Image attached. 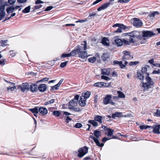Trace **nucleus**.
Listing matches in <instances>:
<instances>
[{
	"instance_id": "nucleus-17",
	"label": "nucleus",
	"mask_w": 160,
	"mask_h": 160,
	"mask_svg": "<svg viewBox=\"0 0 160 160\" xmlns=\"http://www.w3.org/2000/svg\"><path fill=\"white\" fill-rule=\"evenodd\" d=\"M153 127V128H153L152 131L153 133L158 134H160V129L158 128V126L157 125H154V127Z\"/></svg>"
},
{
	"instance_id": "nucleus-31",
	"label": "nucleus",
	"mask_w": 160,
	"mask_h": 160,
	"mask_svg": "<svg viewBox=\"0 0 160 160\" xmlns=\"http://www.w3.org/2000/svg\"><path fill=\"white\" fill-rule=\"evenodd\" d=\"M88 122L92 124L94 127H96L98 125V123L95 121V120H90L88 121Z\"/></svg>"
},
{
	"instance_id": "nucleus-60",
	"label": "nucleus",
	"mask_w": 160,
	"mask_h": 160,
	"mask_svg": "<svg viewBox=\"0 0 160 160\" xmlns=\"http://www.w3.org/2000/svg\"><path fill=\"white\" fill-rule=\"evenodd\" d=\"M157 116L160 117V110L157 109V112L155 113Z\"/></svg>"
},
{
	"instance_id": "nucleus-44",
	"label": "nucleus",
	"mask_w": 160,
	"mask_h": 160,
	"mask_svg": "<svg viewBox=\"0 0 160 160\" xmlns=\"http://www.w3.org/2000/svg\"><path fill=\"white\" fill-rule=\"evenodd\" d=\"M68 61H66L64 62H62L60 65V66L62 68H64L65 67H66L67 65V64L68 63Z\"/></svg>"
},
{
	"instance_id": "nucleus-37",
	"label": "nucleus",
	"mask_w": 160,
	"mask_h": 160,
	"mask_svg": "<svg viewBox=\"0 0 160 160\" xmlns=\"http://www.w3.org/2000/svg\"><path fill=\"white\" fill-rule=\"evenodd\" d=\"M96 16H98L99 15H97V13L93 12L92 13H89L88 18L89 19H90L92 18L93 17H95Z\"/></svg>"
},
{
	"instance_id": "nucleus-14",
	"label": "nucleus",
	"mask_w": 160,
	"mask_h": 160,
	"mask_svg": "<svg viewBox=\"0 0 160 160\" xmlns=\"http://www.w3.org/2000/svg\"><path fill=\"white\" fill-rule=\"evenodd\" d=\"M78 104V102L74 100H71L69 102V108L70 109L76 106Z\"/></svg>"
},
{
	"instance_id": "nucleus-48",
	"label": "nucleus",
	"mask_w": 160,
	"mask_h": 160,
	"mask_svg": "<svg viewBox=\"0 0 160 160\" xmlns=\"http://www.w3.org/2000/svg\"><path fill=\"white\" fill-rule=\"evenodd\" d=\"M5 12H0V20L3 18L5 15Z\"/></svg>"
},
{
	"instance_id": "nucleus-23",
	"label": "nucleus",
	"mask_w": 160,
	"mask_h": 160,
	"mask_svg": "<svg viewBox=\"0 0 160 160\" xmlns=\"http://www.w3.org/2000/svg\"><path fill=\"white\" fill-rule=\"evenodd\" d=\"M30 110L34 114L35 116L37 117L38 111V107H35L31 109H30Z\"/></svg>"
},
{
	"instance_id": "nucleus-39",
	"label": "nucleus",
	"mask_w": 160,
	"mask_h": 160,
	"mask_svg": "<svg viewBox=\"0 0 160 160\" xmlns=\"http://www.w3.org/2000/svg\"><path fill=\"white\" fill-rule=\"evenodd\" d=\"M51 90L54 91L55 90H57L59 89V86L58 85L56 84L54 86L51 87Z\"/></svg>"
},
{
	"instance_id": "nucleus-27",
	"label": "nucleus",
	"mask_w": 160,
	"mask_h": 160,
	"mask_svg": "<svg viewBox=\"0 0 160 160\" xmlns=\"http://www.w3.org/2000/svg\"><path fill=\"white\" fill-rule=\"evenodd\" d=\"M104 82H98L95 83L94 84V86L95 87L102 88L104 86Z\"/></svg>"
},
{
	"instance_id": "nucleus-12",
	"label": "nucleus",
	"mask_w": 160,
	"mask_h": 160,
	"mask_svg": "<svg viewBox=\"0 0 160 160\" xmlns=\"http://www.w3.org/2000/svg\"><path fill=\"white\" fill-rule=\"evenodd\" d=\"M111 4V3L110 2L105 3L98 8L97 9V10L100 11L102 10L106 9L110 6Z\"/></svg>"
},
{
	"instance_id": "nucleus-56",
	"label": "nucleus",
	"mask_w": 160,
	"mask_h": 160,
	"mask_svg": "<svg viewBox=\"0 0 160 160\" xmlns=\"http://www.w3.org/2000/svg\"><path fill=\"white\" fill-rule=\"evenodd\" d=\"M160 73V69H158V71L154 70L152 72L153 74H158Z\"/></svg>"
},
{
	"instance_id": "nucleus-33",
	"label": "nucleus",
	"mask_w": 160,
	"mask_h": 160,
	"mask_svg": "<svg viewBox=\"0 0 160 160\" xmlns=\"http://www.w3.org/2000/svg\"><path fill=\"white\" fill-rule=\"evenodd\" d=\"M153 128V127L148 125H141L139 126V128L141 130L146 129L148 128Z\"/></svg>"
},
{
	"instance_id": "nucleus-57",
	"label": "nucleus",
	"mask_w": 160,
	"mask_h": 160,
	"mask_svg": "<svg viewBox=\"0 0 160 160\" xmlns=\"http://www.w3.org/2000/svg\"><path fill=\"white\" fill-rule=\"evenodd\" d=\"M147 68L145 67L142 68V73H146L147 72Z\"/></svg>"
},
{
	"instance_id": "nucleus-32",
	"label": "nucleus",
	"mask_w": 160,
	"mask_h": 160,
	"mask_svg": "<svg viewBox=\"0 0 160 160\" xmlns=\"http://www.w3.org/2000/svg\"><path fill=\"white\" fill-rule=\"evenodd\" d=\"M151 84L148 83H142V86L144 88V89H148L151 88Z\"/></svg>"
},
{
	"instance_id": "nucleus-1",
	"label": "nucleus",
	"mask_w": 160,
	"mask_h": 160,
	"mask_svg": "<svg viewBox=\"0 0 160 160\" xmlns=\"http://www.w3.org/2000/svg\"><path fill=\"white\" fill-rule=\"evenodd\" d=\"M87 41H84L80 44L78 45L75 49L72 50L70 53L62 54L61 58H65L69 57L71 56H74L77 53L79 58L84 59L88 57L87 52L85 51L87 49Z\"/></svg>"
},
{
	"instance_id": "nucleus-29",
	"label": "nucleus",
	"mask_w": 160,
	"mask_h": 160,
	"mask_svg": "<svg viewBox=\"0 0 160 160\" xmlns=\"http://www.w3.org/2000/svg\"><path fill=\"white\" fill-rule=\"evenodd\" d=\"M122 113L120 112H116L112 114V117L113 118H115V117H120L121 116Z\"/></svg>"
},
{
	"instance_id": "nucleus-28",
	"label": "nucleus",
	"mask_w": 160,
	"mask_h": 160,
	"mask_svg": "<svg viewBox=\"0 0 160 160\" xmlns=\"http://www.w3.org/2000/svg\"><path fill=\"white\" fill-rule=\"evenodd\" d=\"M147 74L148 76L146 78V80L147 81V82L146 83H150L151 85H152L153 84V82L151 78L148 76L149 75V73H147Z\"/></svg>"
},
{
	"instance_id": "nucleus-3",
	"label": "nucleus",
	"mask_w": 160,
	"mask_h": 160,
	"mask_svg": "<svg viewBox=\"0 0 160 160\" xmlns=\"http://www.w3.org/2000/svg\"><path fill=\"white\" fill-rule=\"evenodd\" d=\"M139 35V31H133L123 34V36H125V39L129 40V42L132 43H135L138 41Z\"/></svg>"
},
{
	"instance_id": "nucleus-36",
	"label": "nucleus",
	"mask_w": 160,
	"mask_h": 160,
	"mask_svg": "<svg viewBox=\"0 0 160 160\" xmlns=\"http://www.w3.org/2000/svg\"><path fill=\"white\" fill-rule=\"evenodd\" d=\"M91 94V92L89 91H87L84 94V96H83V97L85 98V99H87V98H89Z\"/></svg>"
},
{
	"instance_id": "nucleus-46",
	"label": "nucleus",
	"mask_w": 160,
	"mask_h": 160,
	"mask_svg": "<svg viewBox=\"0 0 160 160\" xmlns=\"http://www.w3.org/2000/svg\"><path fill=\"white\" fill-rule=\"evenodd\" d=\"M139 63L138 61L131 62H129V65L130 66L136 65Z\"/></svg>"
},
{
	"instance_id": "nucleus-47",
	"label": "nucleus",
	"mask_w": 160,
	"mask_h": 160,
	"mask_svg": "<svg viewBox=\"0 0 160 160\" xmlns=\"http://www.w3.org/2000/svg\"><path fill=\"white\" fill-rule=\"evenodd\" d=\"M88 21V20L87 19H86L84 20L79 19L78 20L75 21V22L77 23H78V22L83 23V22H87Z\"/></svg>"
},
{
	"instance_id": "nucleus-11",
	"label": "nucleus",
	"mask_w": 160,
	"mask_h": 160,
	"mask_svg": "<svg viewBox=\"0 0 160 160\" xmlns=\"http://www.w3.org/2000/svg\"><path fill=\"white\" fill-rule=\"evenodd\" d=\"M18 88L20 89L22 92H24L25 91H28L29 89V86L27 83H23L21 85L18 86Z\"/></svg>"
},
{
	"instance_id": "nucleus-63",
	"label": "nucleus",
	"mask_w": 160,
	"mask_h": 160,
	"mask_svg": "<svg viewBox=\"0 0 160 160\" xmlns=\"http://www.w3.org/2000/svg\"><path fill=\"white\" fill-rule=\"evenodd\" d=\"M64 79H61L60 81H59L58 83L57 84L60 87L61 85V84L62 83V82L63 81Z\"/></svg>"
},
{
	"instance_id": "nucleus-35",
	"label": "nucleus",
	"mask_w": 160,
	"mask_h": 160,
	"mask_svg": "<svg viewBox=\"0 0 160 160\" xmlns=\"http://www.w3.org/2000/svg\"><path fill=\"white\" fill-rule=\"evenodd\" d=\"M31 9V7L28 6L26 8L24 9L22 11V12L24 13H27L29 12Z\"/></svg>"
},
{
	"instance_id": "nucleus-40",
	"label": "nucleus",
	"mask_w": 160,
	"mask_h": 160,
	"mask_svg": "<svg viewBox=\"0 0 160 160\" xmlns=\"http://www.w3.org/2000/svg\"><path fill=\"white\" fill-rule=\"evenodd\" d=\"M159 14V12L158 11H154L153 12L150 13L149 14V16L150 17H154L155 14Z\"/></svg>"
},
{
	"instance_id": "nucleus-41",
	"label": "nucleus",
	"mask_w": 160,
	"mask_h": 160,
	"mask_svg": "<svg viewBox=\"0 0 160 160\" xmlns=\"http://www.w3.org/2000/svg\"><path fill=\"white\" fill-rule=\"evenodd\" d=\"M96 58L95 57H94L90 58L88 59L89 62L92 63H93L96 61Z\"/></svg>"
},
{
	"instance_id": "nucleus-43",
	"label": "nucleus",
	"mask_w": 160,
	"mask_h": 160,
	"mask_svg": "<svg viewBox=\"0 0 160 160\" xmlns=\"http://www.w3.org/2000/svg\"><path fill=\"white\" fill-rule=\"evenodd\" d=\"M71 109L73 110L75 112H79L81 111L82 108H76L74 107Z\"/></svg>"
},
{
	"instance_id": "nucleus-49",
	"label": "nucleus",
	"mask_w": 160,
	"mask_h": 160,
	"mask_svg": "<svg viewBox=\"0 0 160 160\" xmlns=\"http://www.w3.org/2000/svg\"><path fill=\"white\" fill-rule=\"evenodd\" d=\"M82 125L80 123H77L75 125V127L77 128H80L82 127Z\"/></svg>"
},
{
	"instance_id": "nucleus-58",
	"label": "nucleus",
	"mask_w": 160,
	"mask_h": 160,
	"mask_svg": "<svg viewBox=\"0 0 160 160\" xmlns=\"http://www.w3.org/2000/svg\"><path fill=\"white\" fill-rule=\"evenodd\" d=\"M128 1H129L128 0H125V1L123 0H118V2L122 3H126V2H128Z\"/></svg>"
},
{
	"instance_id": "nucleus-16",
	"label": "nucleus",
	"mask_w": 160,
	"mask_h": 160,
	"mask_svg": "<svg viewBox=\"0 0 160 160\" xmlns=\"http://www.w3.org/2000/svg\"><path fill=\"white\" fill-rule=\"evenodd\" d=\"M113 64L114 65H118L122 69H123L125 68V66L124 65V64L122 63V61H118L114 60L113 62Z\"/></svg>"
},
{
	"instance_id": "nucleus-15",
	"label": "nucleus",
	"mask_w": 160,
	"mask_h": 160,
	"mask_svg": "<svg viewBox=\"0 0 160 160\" xmlns=\"http://www.w3.org/2000/svg\"><path fill=\"white\" fill-rule=\"evenodd\" d=\"M109 42V40L107 38L104 37L102 39L101 42L104 46L108 47L110 45Z\"/></svg>"
},
{
	"instance_id": "nucleus-25",
	"label": "nucleus",
	"mask_w": 160,
	"mask_h": 160,
	"mask_svg": "<svg viewBox=\"0 0 160 160\" xmlns=\"http://www.w3.org/2000/svg\"><path fill=\"white\" fill-rule=\"evenodd\" d=\"M110 73V71L108 69H102L101 74H102L109 76Z\"/></svg>"
},
{
	"instance_id": "nucleus-6",
	"label": "nucleus",
	"mask_w": 160,
	"mask_h": 160,
	"mask_svg": "<svg viewBox=\"0 0 160 160\" xmlns=\"http://www.w3.org/2000/svg\"><path fill=\"white\" fill-rule=\"evenodd\" d=\"M116 27H118V28L113 31V33H119L122 32V29L125 30L127 29L130 28L131 27H127L122 24L116 23L112 26L113 28Z\"/></svg>"
},
{
	"instance_id": "nucleus-8",
	"label": "nucleus",
	"mask_w": 160,
	"mask_h": 160,
	"mask_svg": "<svg viewBox=\"0 0 160 160\" xmlns=\"http://www.w3.org/2000/svg\"><path fill=\"white\" fill-rule=\"evenodd\" d=\"M123 56L122 58L123 61H125L131 59L133 58L132 56L130 55L131 52L130 51H124L122 52Z\"/></svg>"
},
{
	"instance_id": "nucleus-21",
	"label": "nucleus",
	"mask_w": 160,
	"mask_h": 160,
	"mask_svg": "<svg viewBox=\"0 0 160 160\" xmlns=\"http://www.w3.org/2000/svg\"><path fill=\"white\" fill-rule=\"evenodd\" d=\"M38 112L42 115H45L47 113V110L44 108H40L38 109Z\"/></svg>"
},
{
	"instance_id": "nucleus-55",
	"label": "nucleus",
	"mask_w": 160,
	"mask_h": 160,
	"mask_svg": "<svg viewBox=\"0 0 160 160\" xmlns=\"http://www.w3.org/2000/svg\"><path fill=\"white\" fill-rule=\"evenodd\" d=\"M16 0H8V2L11 5L14 4L16 2Z\"/></svg>"
},
{
	"instance_id": "nucleus-19",
	"label": "nucleus",
	"mask_w": 160,
	"mask_h": 160,
	"mask_svg": "<svg viewBox=\"0 0 160 160\" xmlns=\"http://www.w3.org/2000/svg\"><path fill=\"white\" fill-rule=\"evenodd\" d=\"M38 89L37 85L34 84L31 85L30 87V91L32 92L37 91Z\"/></svg>"
},
{
	"instance_id": "nucleus-45",
	"label": "nucleus",
	"mask_w": 160,
	"mask_h": 160,
	"mask_svg": "<svg viewBox=\"0 0 160 160\" xmlns=\"http://www.w3.org/2000/svg\"><path fill=\"white\" fill-rule=\"evenodd\" d=\"M8 42L7 40H2L0 42L1 45L2 46H4L7 45V42Z\"/></svg>"
},
{
	"instance_id": "nucleus-51",
	"label": "nucleus",
	"mask_w": 160,
	"mask_h": 160,
	"mask_svg": "<svg viewBox=\"0 0 160 160\" xmlns=\"http://www.w3.org/2000/svg\"><path fill=\"white\" fill-rule=\"evenodd\" d=\"M65 118V122L67 123H68L69 121H71L72 120V118H70L69 116H66Z\"/></svg>"
},
{
	"instance_id": "nucleus-22",
	"label": "nucleus",
	"mask_w": 160,
	"mask_h": 160,
	"mask_svg": "<svg viewBox=\"0 0 160 160\" xmlns=\"http://www.w3.org/2000/svg\"><path fill=\"white\" fill-rule=\"evenodd\" d=\"M102 117L99 115H95L94 119L97 122H98L100 123L101 124L102 123Z\"/></svg>"
},
{
	"instance_id": "nucleus-54",
	"label": "nucleus",
	"mask_w": 160,
	"mask_h": 160,
	"mask_svg": "<svg viewBox=\"0 0 160 160\" xmlns=\"http://www.w3.org/2000/svg\"><path fill=\"white\" fill-rule=\"evenodd\" d=\"M5 6L3 5L0 6V11L1 12H5Z\"/></svg>"
},
{
	"instance_id": "nucleus-42",
	"label": "nucleus",
	"mask_w": 160,
	"mask_h": 160,
	"mask_svg": "<svg viewBox=\"0 0 160 160\" xmlns=\"http://www.w3.org/2000/svg\"><path fill=\"white\" fill-rule=\"evenodd\" d=\"M61 114V112L58 111H54L53 112V114L56 117H59Z\"/></svg>"
},
{
	"instance_id": "nucleus-62",
	"label": "nucleus",
	"mask_w": 160,
	"mask_h": 160,
	"mask_svg": "<svg viewBox=\"0 0 160 160\" xmlns=\"http://www.w3.org/2000/svg\"><path fill=\"white\" fill-rule=\"evenodd\" d=\"M118 136H121L125 138H127V135L122 134L121 133H118Z\"/></svg>"
},
{
	"instance_id": "nucleus-30",
	"label": "nucleus",
	"mask_w": 160,
	"mask_h": 160,
	"mask_svg": "<svg viewBox=\"0 0 160 160\" xmlns=\"http://www.w3.org/2000/svg\"><path fill=\"white\" fill-rule=\"evenodd\" d=\"M117 92L118 94V97L119 98H125V95L122 92L120 91H118Z\"/></svg>"
},
{
	"instance_id": "nucleus-52",
	"label": "nucleus",
	"mask_w": 160,
	"mask_h": 160,
	"mask_svg": "<svg viewBox=\"0 0 160 160\" xmlns=\"http://www.w3.org/2000/svg\"><path fill=\"white\" fill-rule=\"evenodd\" d=\"M16 88V87L15 86L12 87H8L7 88V90L8 91H9L10 90L11 91H13Z\"/></svg>"
},
{
	"instance_id": "nucleus-9",
	"label": "nucleus",
	"mask_w": 160,
	"mask_h": 160,
	"mask_svg": "<svg viewBox=\"0 0 160 160\" xmlns=\"http://www.w3.org/2000/svg\"><path fill=\"white\" fill-rule=\"evenodd\" d=\"M102 128H103L105 133L108 136L110 137L112 136L114 131L113 130L108 128L105 126H102Z\"/></svg>"
},
{
	"instance_id": "nucleus-2",
	"label": "nucleus",
	"mask_w": 160,
	"mask_h": 160,
	"mask_svg": "<svg viewBox=\"0 0 160 160\" xmlns=\"http://www.w3.org/2000/svg\"><path fill=\"white\" fill-rule=\"evenodd\" d=\"M142 32V34H141L140 32H139V35L138 37V40L141 41L140 42L141 44L146 43L147 38L156 35V34L151 31L143 30Z\"/></svg>"
},
{
	"instance_id": "nucleus-20",
	"label": "nucleus",
	"mask_w": 160,
	"mask_h": 160,
	"mask_svg": "<svg viewBox=\"0 0 160 160\" xmlns=\"http://www.w3.org/2000/svg\"><path fill=\"white\" fill-rule=\"evenodd\" d=\"M47 87L45 84H41L38 87V89L40 92H44L46 90Z\"/></svg>"
},
{
	"instance_id": "nucleus-34",
	"label": "nucleus",
	"mask_w": 160,
	"mask_h": 160,
	"mask_svg": "<svg viewBox=\"0 0 160 160\" xmlns=\"http://www.w3.org/2000/svg\"><path fill=\"white\" fill-rule=\"evenodd\" d=\"M138 77L141 80H143L144 78L143 75L139 72H137Z\"/></svg>"
},
{
	"instance_id": "nucleus-61",
	"label": "nucleus",
	"mask_w": 160,
	"mask_h": 160,
	"mask_svg": "<svg viewBox=\"0 0 160 160\" xmlns=\"http://www.w3.org/2000/svg\"><path fill=\"white\" fill-rule=\"evenodd\" d=\"M79 98V96L78 95H76L74 97V98L73 100H74V101L75 100L76 101H77V102H78V101Z\"/></svg>"
},
{
	"instance_id": "nucleus-4",
	"label": "nucleus",
	"mask_w": 160,
	"mask_h": 160,
	"mask_svg": "<svg viewBox=\"0 0 160 160\" xmlns=\"http://www.w3.org/2000/svg\"><path fill=\"white\" fill-rule=\"evenodd\" d=\"M93 134L94 136L96 137V138H95L93 136H90L89 138L93 140L96 143L97 146L100 147H102L104 146V144L102 143H100L98 139V138L101 136L102 135L100 132L98 130H95L94 131Z\"/></svg>"
},
{
	"instance_id": "nucleus-53",
	"label": "nucleus",
	"mask_w": 160,
	"mask_h": 160,
	"mask_svg": "<svg viewBox=\"0 0 160 160\" xmlns=\"http://www.w3.org/2000/svg\"><path fill=\"white\" fill-rule=\"evenodd\" d=\"M110 139H111V138L105 137L103 138L102 139V141L103 142H105L106 141H107Z\"/></svg>"
},
{
	"instance_id": "nucleus-5",
	"label": "nucleus",
	"mask_w": 160,
	"mask_h": 160,
	"mask_svg": "<svg viewBox=\"0 0 160 160\" xmlns=\"http://www.w3.org/2000/svg\"><path fill=\"white\" fill-rule=\"evenodd\" d=\"M88 148L87 147L84 146L79 148L78 150V151L75 152L74 153L76 154H78V157L80 158H81L88 153Z\"/></svg>"
},
{
	"instance_id": "nucleus-50",
	"label": "nucleus",
	"mask_w": 160,
	"mask_h": 160,
	"mask_svg": "<svg viewBox=\"0 0 160 160\" xmlns=\"http://www.w3.org/2000/svg\"><path fill=\"white\" fill-rule=\"evenodd\" d=\"M101 78L102 79H104L107 81H108L110 80V78L109 77L104 75L102 76Z\"/></svg>"
},
{
	"instance_id": "nucleus-59",
	"label": "nucleus",
	"mask_w": 160,
	"mask_h": 160,
	"mask_svg": "<svg viewBox=\"0 0 160 160\" xmlns=\"http://www.w3.org/2000/svg\"><path fill=\"white\" fill-rule=\"evenodd\" d=\"M154 59L153 58H152L148 61V62L153 66V65L155 64V63H154Z\"/></svg>"
},
{
	"instance_id": "nucleus-13",
	"label": "nucleus",
	"mask_w": 160,
	"mask_h": 160,
	"mask_svg": "<svg viewBox=\"0 0 160 160\" xmlns=\"http://www.w3.org/2000/svg\"><path fill=\"white\" fill-rule=\"evenodd\" d=\"M86 99L83 97V96L82 95L80 97V99L78 103L80 106L82 107H84L86 105Z\"/></svg>"
},
{
	"instance_id": "nucleus-18",
	"label": "nucleus",
	"mask_w": 160,
	"mask_h": 160,
	"mask_svg": "<svg viewBox=\"0 0 160 160\" xmlns=\"http://www.w3.org/2000/svg\"><path fill=\"white\" fill-rule=\"evenodd\" d=\"M109 57L110 55L108 53L106 52L103 53L101 56V58L103 61H105Z\"/></svg>"
},
{
	"instance_id": "nucleus-26",
	"label": "nucleus",
	"mask_w": 160,
	"mask_h": 160,
	"mask_svg": "<svg viewBox=\"0 0 160 160\" xmlns=\"http://www.w3.org/2000/svg\"><path fill=\"white\" fill-rule=\"evenodd\" d=\"M6 11L8 13H12L14 11H15L14 8V6H12L8 7L6 9Z\"/></svg>"
},
{
	"instance_id": "nucleus-7",
	"label": "nucleus",
	"mask_w": 160,
	"mask_h": 160,
	"mask_svg": "<svg viewBox=\"0 0 160 160\" xmlns=\"http://www.w3.org/2000/svg\"><path fill=\"white\" fill-rule=\"evenodd\" d=\"M112 98V95H107L103 99V103L105 105H107L108 103L111 104L113 105H115V103L112 101L111 100Z\"/></svg>"
},
{
	"instance_id": "nucleus-24",
	"label": "nucleus",
	"mask_w": 160,
	"mask_h": 160,
	"mask_svg": "<svg viewBox=\"0 0 160 160\" xmlns=\"http://www.w3.org/2000/svg\"><path fill=\"white\" fill-rule=\"evenodd\" d=\"M115 42L116 44L118 46H121L122 45V40L119 38L115 39Z\"/></svg>"
},
{
	"instance_id": "nucleus-64",
	"label": "nucleus",
	"mask_w": 160,
	"mask_h": 160,
	"mask_svg": "<svg viewBox=\"0 0 160 160\" xmlns=\"http://www.w3.org/2000/svg\"><path fill=\"white\" fill-rule=\"evenodd\" d=\"M43 3V2L40 0H37V1L35 3L37 4H39V3Z\"/></svg>"
},
{
	"instance_id": "nucleus-10",
	"label": "nucleus",
	"mask_w": 160,
	"mask_h": 160,
	"mask_svg": "<svg viewBox=\"0 0 160 160\" xmlns=\"http://www.w3.org/2000/svg\"><path fill=\"white\" fill-rule=\"evenodd\" d=\"M133 25L135 27L140 28L142 25V22L138 18H133Z\"/></svg>"
},
{
	"instance_id": "nucleus-38",
	"label": "nucleus",
	"mask_w": 160,
	"mask_h": 160,
	"mask_svg": "<svg viewBox=\"0 0 160 160\" xmlns=\"http://www.w3.org/2000/svg\"><path fill=\"white\" fill-rule=\"evenodd\" d=\"M131 43L129 42V40L128 41L125 39H122V44L123 43L125 45H130Z\"/></svg>"
}]
</instances>
